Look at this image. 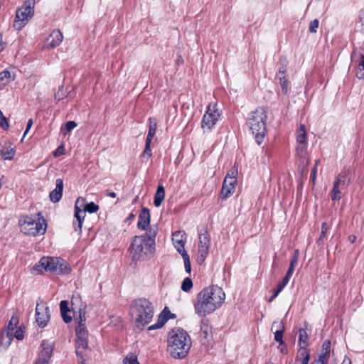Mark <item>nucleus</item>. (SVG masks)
Wrapping results in <instances>:
<instances>
[{
  "instance_id": "f257e3e1",
  "label": "nucleus",
  "mask_w": 364,
  "mask_h": 364,
  "mask_svg": "<svg viewBox=\"0 0 364 364\" xmlns=\"http://www.w3.org/2000/svg\"><path fill=\"white\" fill-rule=\"evenodd\" d=\"M225 294L218 286H210L203 288L193 301L196 314L200 317L213 313L224 303Z\"/></svg>"
},
{
  "instance_id": "f03ea898",
  "label": "nucleus",
  "mask_w": 364,
  "mask_h": 364,
  "mask_svg": "<svg viewBox=\"0 0 364 364\" xmlns=\"http://www.w3.org/2000/svg\"><path fill=\"white\" fill-rule=\"evenodd\" d=\"M156 234L157 228H151L144 235L133 238L129 249L133 261H144L151 257L155 250Z\"/></svg>"
},
{
  "instance_id": "7ed1b4c3",
  "label": "nucleus",
  "mask_w": 364,
  "mask_h": 364,
  "mask_svg": "<svg viewBox=\"0 0 364 364\" xmlns=\"http://www.w3.org/2000/svg\"><path fill=\"white\" fill-rule=\"evenodd\" d=\"M167 343V351L174 359L186 357L192 346L190 336L181 328H173L168 333Z\"/></svg>"
},
{
  "instance_id": "20e7f679",
  "label": "nucleus",
  "mask_w": 364,
  "mask_h": 364,
  "mask_svg": "<svg viewBox=\"0 0 364 364\" xmlns=\"http://www.w3.org/2000/svg\"><path fill=\"white\" fill-rule=\"evenodd\" d=\"M154 313V306L147 299H137L131 305L132 316L134 318L135 325L139 330L144 329L152 321Z\"/></svg>"
},
{
  "instance_id": "39448f33",
  "label": "nucleus",
  "mask_w": 364,
  "mask_h": 364,
  "mask_svg": "<svg viewBox=\"0 0 364 364\" xmlns=\"http://www.w3.org/2000/svg\"><path fill=\"white\" fill-rule=\"evenodd\" d=\"M267 119V109L264 107H259L249 114L247 124L258 144H262L265 135Z\"/></svg>"
},
{
  "instance_id": "423d86ee",
  "label": "nucleus",
  "mask_w": 364,
  "mask_h": 364,
  "mask_svg": "<svg viewBox=\"0 0 364 364\" xmlns=\"http://www.w3.org/2000/svg\"><path fill=\"white\" fill-rule=\"evenodd\" d=\"M45 270L57 274H68L70 269L68 263L59 257H43L31 269L34 274Z\"/></svg>"
},
{
  "instance_id": "0eeeda50",
  "label": "nucleus",
  "mask_w": 364,
  "mask_h": 364,
  "mask_svg": "<svg viewBox=\"0 0 364 364\" xmlns=\"http://www.w3.org/2000/svg\"><path fill=\"white\" fill-rule=\"evenodd\" d=\"M21 232L26 235L36 236L42 235L46 230V223L44 219H35L33 217H25L23 222H20Z\"/></svg>"
},
{
  "instance_id": "6e6552de",
  "label": "nucleus",
  "mask_w": 364,
  "mask_h": 364,
  "mask_svg": "<svg viewBox=\"0 0 364 364\" xmlns=\"http://www.w3.org/2000/svg\"><path fill=\"white\" fill-rule=\"evenodd\" d=\"M35 0H26L21 8L16 11L13 26L16 30H21L26 26L34 12Z\"/></svg>"
},
{
  "instance_id": "1a4fd4ad",
  "label": "nucleus",
  "mask_w": 364,
  "mask_h": 364,
  "mask_svg": "<svg viewBox=\"0 0 364 364\" xmlns=\"http://www.w3.org/2000/svg\"><path fill=\"white\" fill-rule=\"evenodd\" d=\"M219 117L220 114L215 109V106L209 105L201 122V128L203 132H210L218 122Z\"/></svg>"
},
{
  "instance_id": "9d476101",
  "label": "nucleus",
  "mask_w": 364,
  "mask_h": 364,
  "mask_svg": "<svg viewBox=\"0 0 364 364\" xmlns=\"http://www.w3.org/2000/svg\"><path fill=\"white\" fill-rule=\"evenodd\" d=\"M210 247V235L208 232L200 233L199 235L198 250V262H203L205 261Z\"/></svg>"
},
{
  "instance_id": "9b49d317",
  "label": "nucleus",
  "mask_w": 364,
  "mask_h": 364,
  "mask_svg": "<svg viewBox=\"0 0 364 364\" xmlns=\"http://www.w3.org/2000/svg\"><path fill=\"white\" fill-rule=\"evenodd\" d=\"M50 319V311L45 304H37L36 308V321L38 326L45 327Z\"/></svg>"
},
{
  "instance_id": "f8f14e48",
  "label": "nucleus",
  "mask_w": 364,
  "mask_h": 364,
  "mask_svg": "<svg viewBox=\"0 0 364 364\" xmlns=\"http://www.w3.org/2000/svg\"><path fill=\"white\" fill-rule=\"evenodd\" d=\"M41 347V350L35 364H49L53 353V346L48 342L43 341Z\"/></svg>"
},
{
  "instance_id": "ddd939ff",
  "label": "nucleus",
  "mask_w": 364,
  "mask_h": 364,
  "mask_svg": "<svg viewBox=\"0 0 364 364\" xmlns=\"http://www.w3.org/2000/svg\"><path fill=\"white\" fill-rule=\"evenodd\" d=\"M176 316L174 314H172L168 307H165L164 310L160 313L158 316L157 322L149 326L148 330H155L161 328L168 320L170 318H175Z\"/></svg>"
},
{
  "instance_id": "4468645a",
  "label": "nucleus",
  "mask_w": 364,
  "mask_h": 364,
  "mask_svg": "<svg viewBox=\"0 0 364 364\" xmlns=\"http://www.w3.org/2000/svg\"><path fill=\"white\" fill-rule=\"evenodd\" d=\"M80 198L77 199L75 205L74 217L76 220L73 222V228L75 232H78V234H80L82 231V223L85 218L86 213H85V210H82L78 206Z\"/></svg>"
},
{
  "instance_id": "2eb2a0df",
  "label": "nucleus",
  "mask_w": 364,
  "mask_h": 364,
  "mask_svg": "<svg viewBox=\"0 0 364 364\" xmlns=\"http://www.w3.org/2000/svg\"><path fill=\"white\" fill-rule=\"evenodd\" d=\"M199 338L200 343L204 346H209L211 343L212 336V328L205 323H202L200 326V331L199 333Z\"/></svg>"
},
{
  "instance_id": "dca6fc26",
  "label": "nucleus",
  "mask_w": 364,
  "mask_h": 364,
  "mask_svg": "<svg viewBox=\"0 0 364 364\" xmlns=\"http://www.w3.org/2000/svg\"><path fill=\"white\" fill-rule=\"evenodd\" d=\"M352 179V169L348 167L343 169L336 177L333 183L340 186H348Z\"/></svg>"
},
{
  "instance_id": "f3484780",
  "label": "nucleus",
  "mask_w": 364,
  "mask_h": 364,
  "mask_svg": "<svg viewBox=\"0 0 364 364\" xmlns=\"http://www.w3.org/2000/svg\"><path fill=\"white\" fill-rule=\"evenodd\" d=\"M236 184L237 181H235L232 179L225 178L220 192L221 198L223 199H226L231 196L235 191Z\"/></svg>"
},
{
  "instance_id": "a211bd4d",
  "label": "nucleus",
  "mask_w": 364,
  "mask_h": 364,
  "mask_svg": "<svg viewBox=\"0 0 364 364\" xmlns=\"http://www.w3.org/2000/svg\"><path fill=\"white\" fill-rule=\"evenodd\" d=\"M63 38V36L60 30L53 31L46 39L47 48H54L58 46L61 43Z\"/></svg>"
},
{
  "instance_id": "6ab92c4d",
  "label": "nucleus",
  "mask_w": 364,
  "mask_h": 364,
  "mask_svg": "<svg viewBox=\"0 0 364 364\" xmlns=\"http://www.w3.org/2000/svg\"><path fill=\"white\" fill-rule=\"evenodd\" d=\"M63 191V181L61 178H57L55 181V188L50 194V200L53 203H58L62 198Z\"/></svg>"
},
{
  "instance_id": "aec40b11",
  "label": "nucleus",
  "mask_w": 364,
  "mask_h": 364,
  "mask_svg": "<svg viewBox=\"0 0 364 364\" xmlns=\"http://www.w3.org/2000/svg\"><path fill=\"white\" fill-rule=\"evenodd\" d=\"M150 223V212L147 208H142L137 223V228L145 230Z\"/></svg>"
},
{
  "instance_id": "412c9836",
  "label": "nucleus",
  "mask_w": 364,
  "mask_h": 364,
  "mask_svg": "<svg viewBox=\"0 0 364 364\" xmlns=\"http://www.w3.org/2000/svg\"><path fill=\"white\" fill-rule=\"evenodd\" d=\"M185 234L181 231H176L173 233V243L174 247L176 248L177 251L181 255L184 252H186L184 248L185 240H184Z\"/></svg>"
},
{
  "instance_id": "4be33fe9",
  "label": "nucleus",
  "mask_w": 364,
  "mask_h": 364,
  "mask_svg": "<svg viewBox=\"0 0 364 364\" xmlns=\"http://www.w3.org/2000/svg\"><path fill=\"white\" fill-rule=\"evenodd\" d=\"M276 328L274 332V340L279 343L281 345L283 344V333L285 330V327L282 321L274 322L272 326V330Z\"/></svg>"
},
{
  "instance_id": "5701e85b",
  "label": "nucleus",
  "mask_w": 364,
  "mask_h": 364,
  "mask_svg": "<svg viewBox=\"0 0 364 364\" xmlns=\"http://www.w3.org/2000/svg\"><path fill=\"white\" fill-rule=\"evenodd\" d=\"M88 347L87 337L77 336L76 340V355L82 359L83 350Z\"/></svg>"
},
{
  "instance_id": "b1692460",
  "label": "nucleus",
  "mask_w": 364,
  "mask_h": 364,
  "mask_svg": "<svg viewBox=\"0 0 364 364\" xmlns=\"http://www.w3.org/2000/svg\"><path fill=\"white\" fill-rule=\"evenodd\" d=\"M68 304V301L66 300H63L60 303L62 318L66 323H68L72 321V316L68 314V313L70 311Z\"/></svg>"
},
{
  "instance_id": "393cba45",
  "label": "nucleus",
  "mask_w": 364,
  "mask_h": 364,
  "mask_svg": "<svg viewBox=\"0 0 364 364\" xmlns=\"http://www.w3.org/2000/svg\"><path fill=\"white\" fill-rule=\"evenodd\" d=\"M165 198V189L162 185H159L154 195V204L156 207H159Z\"/></svg>"
},
{
  "instance_id": "a878e982",
  "label": "nucleus",
  "mask_w": 364,
  "mask_h": 364,
  "mask_svg": "<svg viewBox=\"0 0 364 364\" xmlns=\"http://www.w3.org/2000/svg\"><path fill=\"white\" fill-rule=\"evenodd\" d=\"M15 149L11 146H3L1 149V155L4 160H11L15 154Z\"/></svg>"
},
{
  "instance_id": "bb28decb",
  "label": "nucleus",
  "mask_w": 364,
  "mask_h": 364,
  "mask_svg": "<svg viewBox=\"0 0 364 364\" xmlns=\"http://www.w3.org/2000/svg\"><path fill=\"white\" fill-rule=\"evenodd\" d=\"M342 188V186L333 183V188L330 193V196L332 200H339L343 197V193L341 190Z\"/></svg>"
},
{
  "instance_id": "cd10ccee",
  "label": "nucleus",
  "mask_w": 364,
  "mask_h": 364,
  "mask_svg": "<svg viewBox=\"0 0 364 364\" xmlns=\"http://www.w3.org/2000/svg\"><path fill=\"white\" fill-rule=\"evenodd\" d=\"M296 141L301 144L306 143V132L304 124H300L299 128L296 131Z\"/></svg>"
},
{
  "instance_id": "c85d7f7f",
  "label": "nucleus",
  "mask_w": 364,
  "mask_h": 364,
  "mask_svg": "<svg viewBox=\"0 0 364 364\" xmlns=\"http://www.w3.org/2000/svg\"><path fill=\"white\" fill-rule=\"evenodd\" d=\"M149 132L146 139V141H151L153 137L154 136L156 131V122L155 119L149 118Z\"/></svg>"
},
{
  "instance_id": "c756f323",
  "label": "nucleus",
  "mask_w": 364,
  "mask_h": 364,
  "mask_svg": "<svg viewBox=\"0 0 364 364\" xmlns=\"http://www.w3.org/2000/svg\"><path fill=\"white\" fill-rule=\"evenodd\" d=\"M298 356H302V360L301 364H308L309 359H310V355L308 352V350L304 346H301L299 351H298Z\"/></svg>"
},
{
  "instance_id": "7c9ffc66",
  "label": "nucleus",
  "mask_w": 364,
  "mask_h": 364,
  "mask_svg": "<svg viewBox=\"0 0 364 364\" xmlns=\"http://www.w3.org/2000/svg\"><path fill=\"white\" fill-rule=\"evenodd\" d=\"M18 323V319L17 317L12 316L11 320L9 321V323L8 324V329H7V336L9 337L11 339V336H13V331L15 329L16 326Z\"/></svg>"
},
{
  "instance_id": "2f4dec72",
  "label": "nucleus",
  "mask_w": 364,
  "mask_h": 364,
  "mask_svg": "<svg viewBox=\"0 0 364 364\" xmlns=\"http://www.w3.org/2000/svg\"><path fill=\"white\" fill-rule=\"evenodd\" d=\"M309 336L306 330L303 328L299 329V342L301 346L306 348L308 346Z\"/></svg>"
},
{
  "instance_id": "473e14b6",
  "label": "nucleus",
  "mask_w": 364,
  "mask_h": 364,
  "mask_svg": "<svg viewBox=\"0 0 364 364\" xmlns=\"http://www.w3.org/2000/svg\"><path fill=\"white\" fill-rule=\"evenodd\" d=\"M298 253H299V250H296L295 251L294 255L291 259L290 266L287 272V274H288V275L292 276V274H293V272L295 269V266L297 264V262H298Z\"/></svg>"
},
{
  "instance_id": "72a5a7b5",
  "label": "nucleus",
  "mask_w": 364,
  "mask_h": 364,
  "mask_svg": "<svg viewBox=\"0 0 364 364\" xmlns=\"http://www.w3.org/2000/svg\"><path fill=\"white\" fill-rule=\"evenodd\" d=\"M11 79V73L5 70L0 73V86H4L8 84Z\"/></svg>"
},
{
  "instance_id": "f704fd0d",
  "label": "nucleus",
  "mask_w": 364,
  "mask_h": 364,
  "mask_svg": "<svg viewBox=\"0 0 364 364\" xmlns=\"http://www.w3.org/2000/svg\"><path fill=\"white\" fill-rule=\"evenodd\" d=\"M193 281L190 277H186L182 284H181V289L185 292H189L193 288Z\"/></svg>"
},
{
  "instance_id": "c9c22d12",
  "label": "nucleus",
  "mask_w": 364,
  "mask_h": 364,
  "mask_svg": "<svg viewBox=\"0 0 364 364\" xmlns=\"http://www.w3.org/2000/svg\"><path fill=\"white\" fill-rule=\"evenodd\" d=\"M82 210H85V213L88 212L90 213H96L99 210V205L95 204L94 202H90L84 205Z\"/></svg>"
},
{
  "instance_id": "e433bc0d",
  "label": "nucleus",
  "mask_w": 364,
  "mask_h": 364,
  "mask_svg": "<svg viewBox=\"0 0 364 364\" xmlns=\"http://www.w3.org/2000/svg\"><path fill=\"white\" fill-rule=\"evenodd\" d=\"M77 127V123L74 121H68L65 124L63 128L61 129V132L65 135L67 133L72 131L74 128Z\"/></svg>"
},
{
  "instance_id": "4c0bfd02",
  "label": "nucleus",
  "mask_w": 364,
  "mask_h": 364,
  "mask_svg": "<svg viewBox=\"0 0 364 364\" xmlns=\"http://www.w3.org/2000/svg\"><path fill=\"white\" fill-rule=\"evenodd\" d=\"M181 256L184 262L185 270L187 273L190 274L191 272V266L189 255H188L187 252H184L183 254H181Z\"/></svg>"
},
{
  "instance_id": "58836bf2",
  "label": "nucleus",
  "mask_w": 364,
  "mask_h": 364,
  "mask_svg": "<svg viewBox=\"0 0 364 364\" xmlns=\"http://www.w3.org/2000/svg\"><path fill=\"white\" fill-rule=\"evenodd\" d=\"M76 336L87 337V330L85 327V323L78 324L76 327Z\"/></svg>"
},
{
  "instance_id": "ea45409f",
  "label": "nucleus",
  "mask_w": 364,
  "mask_h": 364,
  "mask_svg": "<svg viewBox=\"0 0 364 364\" xmlns=\"http://www.w3.org/2000/svg\"><path fill=\"white\" fill-rule=\"evenodd\" d=\"M124 364H139L137 358L132 353H129L124 359Z\"/></svg>"
},
{
  "instance_id": "a19ab883",
  "label": "nucleus",
  "mask_w": 364,
  "mask_h": 364,
  "mask_svg": "<svg viewBox=\"0 0 364 364\" xmlns=\"http://www.w3.org/2000/svg\"><path fill=\"white\" fill-rule=\"evenodd\" d=\"M237 168L235 166H234L228 172L225 178L232 179L233 181H237Z\"/></svg>"
},
{
  "instance_id": "79ce46f5",
  "label": "nucleus",
  "mask_w": 364,
  "mask_h": 364,
  "mask_svg": "<svg viewBox=\"0 0 364 364\" xmlns=\"http://www.w3.org/2000/svg\"><path fill=\"white\" fill-rule=\"evenodd\" d=\"M151 141H146L144 150L141 154L142 157L149 159L151 156Z\"/></svg>"
},
{
  "instance_id": "37998d69",
  "label": "nucleus",
  "mask_w": 364,
  "mask_h": 364,
  "mask_svg": "<svg viewBox=\"0 0 364 364\" xmlns=\"http://www.w3.org/2000/svg\"><path fill=\"white\" fill-rule=\"evenodd\" d=\"M279 83L282 87V91L284 94H287L289 91V82L285 79H282L280 77V80H279Z\"/></svg>"
},
{
  "instance_id": "c03bdc74",
  "label": "nucleus",
  "mask_w": 364,
  "mask_h": 364,
  "mask_svg": "<svg viewBox=\"0 0 364 364\" xmlns=\"http://www.w3.org/2000/svg\"><path fill=\"white\" fill-rule=\"evenodd\" d=\"M67 96L66 91L64 90L63 86L59 87L58 92L55 94V99L60 101Z\"/></svg>"
},
{
  "instance_id": "a18cd8bd",
  "label": "nucleus",
  "mask_w": 364,
  "mask_h": 364,
  "mask_svg": "<svg viewBox=\"0 0 364 364\" xmlns=\"http://www.w3.org/2000/svg\"><path fill=\"white\" fill-rule=\"evenodd\" d=\"M329 356V354L323 352L318 355L316 362L321 364H328Z\"/></svg>"
},
{
  "instance_id": "49530a36",
  "label": "nucleus",
  "mask_w": 364,
  "mask_h": 364,
  "mask_svg": "<svg viewBox=\"0 0 364 364\" xmlns=\"http://www.w3.org/2000/svg\"><path fill=\"white\" fill-rule=\"evenodd\" d=\"M319 21L318 19H314L311 21L309 24V31L311 33H316Z\"/></svg>"
},
{
  "instance_id": "de8ad7c7",
  "label": "nucleus",
  "mask_w": 364,
  "mask_h": 364,
  "mask_svg": "<svg viewBox=\"0 0 364 364\" xmlns=\"http://www.w3.org/2000/svg\"><path fill=\"white\" fill-rule=\"evenodd\" d=\"M283 287H282L280 285L277 284L276 289H274L273 291V294L270 296L269 299V302H272L283 290Z\"/></svg>"
},
{
  "instance_id": "09e8293b",
  "label": "nucleus",
  "mask_w": 364,
  "mask_h": 364,
  "mask_svg": "<svg viewBox=\"0 0 364 364\" xmlns=\"http://www.w3.org/2000/svg\"><path fill=\"white\" fill-rule=\"evenodd\" d=\"M78 320V324L85 323L86 321L85 316V311L82 309H80L79 310V316L78 318H76Z\"/></svg>"
},
{
  "instance_id": "8fccbe9b",
  "label": "nucleus",
  "mask_w": 364,
  "mask_h": 364,
  "mask_svg": "<svg viewBox=\"0 0 364 364\" xmlns=\"http://www.w3.org/2000/svg\"><path fill=\"white\" fill-rule=\"evenodd\" d=\"M0 126L4 129H7L9 127V123L7 122L6 118L3 115V113L0 110Z\"/></svg>"
},
{
  "instance_id": "3c124183",
  "label": "nucleus",
  "mask_w": 364,
  "mask_h": 364,
  "mask_svg": "<svg viewBox=\"0 0 364 364\" xmlns=\"http://www.w3.org/2000/svg\"><path fill=\"white\" fill-rule=\"evenodd\" d=\"M13 335L17 340H22L24 337L23 331L21 328L16 329L14 333L13 332Z\"/></svg>"
},
{
  "instance_id": "603ef678",
  "label": "nucleus",
  "mask_w": 364,
  "mask_h": 364,
  "mask_svg": "<svg viewBox=\"0 0 364 364\" xmlns=\"http://www.w3.org/2000/svg\"><path fill=\"white\" fill-rule=\"evenodd\" d=\"M322 348L324 353L330 355L331 342L329 340H326L323 342Z\"/></svg>"
},
{
  "instance_id": "864d4df0",
  "label": "nucleus",
  "mask_w": 364,
  "mask_h": 364,
  "mask_svg": "<svg viewBox=\"0 0 364 364\" xmlns=\"http://www.w3.org/2000/svg\"><path fill=\"white\" fill-rule=\"evenodd\" d=\"M356 76L358 79H364V68L358 65Z\"/></svg>"
},
{
  "instance_id": "5fc2aeb1",
  "label": "nucleus",
  "mask_w": 364,
  "mask_h": 364,
  "mask_svg": "<svg viewBox=\"0 0 364 364\" xmlns=\"http://www.w3.org/2000/svg\"><path fill=\"white\" fill-rule=\"evenodd\" d=\"M291 277V275H288V274L286 273L282 281L279 282L278 284L280 285L282 287L284 288L285 286L288 284Z\"/></svg>"
},
{
  "instance_id": "6e6d98bb",
  "label": "nucleus",
  "mask_w": 364,
  "mask_h": 364,
  "mask_svg": "<svg viewBox=\"0 0 364 364\" xmlns=\"http://www.w3.org/2000/svg\"><path fill=\"white\" fill-rule=\"evenodd\" d=\"M279 63L281 65L279 68V70H283L284 73H286L287 67V62L286 59H280Z\"/></svg>"
},
{
  "instance_id": "4d7b16f0",
  "label": "nucleus",
  "mask_w": 364,
  "mask_h": 364,
  "mask_svg": "<svg viewBox=\"0 0 364 364\" xmlns=\"http://www.w3.org/2000/svg\"><path fill=\"white\" fill-rule=\"evenodd\" d=\"M316 173H317L316 167H314L312 168L311 174V177H310V180L311 181L313 184H314L316 182Z\"/></svg>"
},
{
  "instance_id": "13d9d810",
  "label": "nucleus",
  "mask_w": 364,
  "mask_h": 364,
  "mask_svg": "<svg viewBox=\"0 0 364 364\" xmlns=\"http://www.w3.org/2000/svg\"><path fill=\"white\" fill-rule=\"evenodd\" d=\"M327 230H328V228H327L326 223H323L321 225V232L320 239H321V238H323V237H324Z\"/></svg>"
},
{
  "instance_id": "bf43d9fd",
  "label": "nucleus",
  "mask_w": 364,
  "mask_h": 364,
  "mask_svg": "<svg viewBox=\"0 0 364 364\" xmlns=\"http://www.w3.org/2000/svg\"><path fill=\"white\" fill-rule=\"evenodd\" d=\"M359 23H361V26L364 29V10H361L359 13Z\"/></svg>"
},
{
  "instance_id": "052dcab7",
  "label": "nucleus",
  "mask_w": 364,
  "mask_h": 364,
  "mask_svg": "<svg viewBox=\"0 0 364 364\" xmlns=\"http://www.w3.org/2000/svg\"><path fill=\"white\" fill-rule=\"evenodd\" d=\"M285 74L286 73H284L283 70H278V73L277 74L276 78L278 80H280V77L282 78V79H285L286 78Z\"/></svg>"
},
{
  "instance_id": "680f3d73",
  "label": "nucleus",
  "mask_w": 364,
  "mask_h": 364,
  "mask_svg": "<svg viewBox=\"0 0 364 364\" xmlns=\"http://www.w3.org/2000/svg\"><path fill=\"white\" fill-rule=\"evenodd\" d=\"M63 146H59L54 152V156H59L60 154H63Z\"/></svg>"
},
{
  "instance_id": "e2e57ef3",
  "label": "nucleus",
  "mask_w": 364,
  "mask_h": 364,
  "mask_svg": "<svg viewBox=\"0 0 364 364\" xmlns=\"http://www.w3.org/2000/svg\"><path fill=\"white\" fill-rule=\"evenodd\" d=\"M358 65L364 68V54L360 55V60L358 63Z\"/></svg>"
},
{
  "instance_id": "0e129e2a",
  "label": "nucleus",
  "mask_w": 364,
  "mask_h": 364,
  "mask_svg": "<svg viewBox=\"0 0 364 364\" xmlns=\"http://www.w3.org/2000/svg\"><path fill=\"white\" fill-rule=\"evenodd\" d=\"M33 125V120L31 119H30L28 122H27V126H26V128H27V131H29V129H31V127H32Z\"/></svg>"
},
{
  "instance_id": "69168bd1",
  "label": "nucleus",
  "mask_w": 364,
  "mask_h": 364,
  "mask_svg": "<svg viewBox=\"0 0 364 364\" xmlns=\"http://www.w3.org/2000/svg\"><path fill=\"white\" fill-rule=\"evenodd\" d=\"M4 48V43L2 41L1 35L0 34V52L2 51Z\"/></svg>"
},
{
  "instance_id": "338daca9",
  "label": "nucleus",
  "mask_w": 364,
  "mask_h": 364,
  "mask_svg": "<svg viewBox=\"0 0 364 364\" xmlns=\"http://www.w3.org/2000/svg\"><path fill=\"white\" fill-rule=\"evenodd\" d=\"M78 358V361L81 364H85V360L84 359V355H82V359L80 358V357H77Z\"/></svg>"
},
{
  "instance_id": "774afa93",
  "label": "nucleus",
  "mask_w": 364,
  "mask_h": 364,
  "mask_svg": "<svg viewBox=\"0 0 364 364\" xmlns=\"http://www.w3.org/2000/svg\"><path fill=\"white\" fill-rule=\"evenodd\" d=\"M341 364H352L349 359L344 360Z\"/></svg>"
}]
</instances>
